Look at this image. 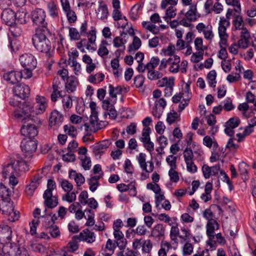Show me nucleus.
<instances>
[{
  "mask_svg": "<svg viewBox=\"0 0 256 256\" xmlns=\"http://www.w3.org/2000/svg\"><path fill=\"white\" fill-rule=\"evenodd\" d=\"M89 106L91 112L90 118H88V116H84V110L82 116H81V130H84L87 132L105 128L108 123L106 120L98 121V108L96 106V103L94 102H91Z\"/></svg>",
  "mask_w": 256,
  "mask_h": 256,
  "instance_id": "1",
  "label": "nucleus"
},
{
  "mask_svg": "<svg viewBox=\"0 0 256 256\" xmlns=\"http://www.w3.org/2000/svg\"><path fill=\"white\" fill-rule=\"evenodd\" d=\"M36 102L32 104L30 102H24L20 107L22 113L24 115L34 116L44 114L48 106V100L44 96L37 95Z\"/></svg>",
  "mask_w": 256,
  "mask_h": 256,
  "instance_id": "2",
  "label": "nucleus"
},
{
  "mask_svg": "<svg viewBox=\"0 0 256 256\" xmlns=\"http://www.w3.org/2000/svg\"><path fill=\"white\" fill-rule=\"evenodd\" d=\"M48 29L41 30L36 28L35 34L32 38V43L35 48L39 52L48 54L51 48V42L46 38Z\"/></svg>",
  "mask_w": 256,
  "mask_h": 256,
  "instance_id": "3",
  "label": "nucleus"
},
{
  "mask_svg": "<svg viewBox=\"0 0 256 256\" xmlns=\"http://www.w3.org/2000/svg\"><path fill=\"white\" fill-rule=\"evenodd\" d=\"M28 170V166L26 162L22 158H18L4 166L2 174L6 178L10 176H20Z\"/></svg>",
  "mask_w": 256,
  "mask_h": 256,
  "instance_id": "4",
  "label": "nucleus"
},
{
  "mask_svg": "<svg viewBox=\"0 0 256 256\" xmlns=\"http://www.w3.org/2000/svg\"><path fill=\"white\" fill-rule=\"evenodd\" d=\"M0 210L2 214L8 218V220L14 222L18 220L20 214L18 211L14 210L13 202L10 199L0 200Z\"/></svg>",
  "mask_w": 256,
  "mask_h": 256,
  "instance_id": "5",
  "label": "nucleus"
},
{
  "mask_svg": "<svg viewBox=\"0 0 256 256\" xmlns=\"http://www.w3.org/2000/svg\"><path fill=\"white\" fill-rule=\"evenodd\" d=\"M220 225L215 220H211L208 222L206 226V234L208 237L206 244L210 250L216 249V241L215 240V230H218Z\"/></svg>",
  "mask_w": 256,
  "mask_h": 256,
  "instance_id": "6",
  "label": "nucleus"
},
{
  "mask_svg": "<svg viewBox=\"0 0 256 256\" xmlns=\"http://www.w3.org/2000/svg\"><path fill=\"white\" fill-rule=\"evenodd\" d=\"M180 58L178 55L169 57L168 59L162 58L160 61L158 69L160 70H164L168 66L170 72L176 74L180 70Z\"/></svg>",
  "mask_w": 256,
  "mask_h": 256,
  "instance_id": "7",
  "label": "nucleus"
},
{
  "mask_svg": "<svg viewBox=\"0 0 256 256\" xmlns=\"http://www.w3.org/2000/svg\"><path fill=\"white\" fill-rule=\"evenodd\" d=\"M31 16L33 23L39 26L37 28L41 30L48 28V23L46 21V14L43 9L36 8L32 12Z\"/></svg>",
  "mask_w": 256,
  "mask_h": 256,
  "instance_id": "8",
  "label": "nucleus"
},
{
  "mask_svg": "<svg viewBox=\"0 0 256 256\" xmlns=\"http://www.w3.org/2000/svg\"><path fill=\"white\" fill-rule=\"evenodd\" d=\"M184 6H188V11L185 13V16L190 22H194L198 18L197 4L196 0H181Z\"/></svg>",
  "mask_w": 256,
  "mask_h": 256,
  "instance_id": "9",
  "label": "nucleus"
},
{
  "mask_svg": "<svg viewBox=\"0 0 256 256\" xmlns=\"http://www.w3.org/2000/svg\"><path fill=\"white\" fill-rule=\"evenodd\" d=\"M68 64L74 74L78 76L80 74V64L78 62L79 52L75 48H72L68 53Z\"/></svg>",
  "mask_w": 256,
  "mask_h": 256,
  "instance_id": "10",
  "label": "nucleus"
},
{
  "mask_svg": "<svg viewBox=\"0 0 256 256\" xmlns=\"http://www.w3.org/2000/svg\"><path fill=\"white\" fill-rule=\"evenodd\" d=\"M86 36L88 38V40H86V39L81 40V48H83L81 50V52H86L84 48H86L87 50L94 51L95 48H92L91 46V44H94L96 40V29L92 27L91 30L86 34Z\"/></svg>",
  "mask_w": 256,
  "mask_h": 256,
  "instance_id": "11",
  "label": "nucleus"
},
{
  "mask_svg": "<svg viewBox=\"0 0 256 256\" xmlns=\"http://www.w3.org/2000/svg\"><path fill=\"white\" fill-rule=\"evenodd\" d=\"M28 121L30 122L28 123L24 124L21 128L20 132L22 135L28 138H32L38 134V126L32 123V120L28 119Z\"/></svg>",
  "mask_w": 256,
  "mask_h": 256,
  "instance_id": "12",
  "label": "nucleus"
},
{
  "mask_svg": "<svg viewBox=\"0 0 256 256\" xmlns=\"http://www.w3.org/2000/svg\"><path fill=\"white\" fill-rule=\"evenodd\" d=\"M198 32L202 33L204 38L210 42H212L214 37V34L211 25H206L203 22L198 23L196 26Z\"/></svg>",
  "mask_w": 256,
  "mask_h": 256,
  "instance_id": "13",
  "label": "nucleus"
},
{
  "mask_svg": "<svg viewBox=\"0 0 256 256\" xmlns=\"http://www.w3.org/2000/svg\"><path fill=\"white\" fill-rule=\"evenodd\" d=\"M146 154L140 152L136 156L139 166L142 171L152 172L154 170V164L152 161L146 162Z\"/></svg>",
  "mask_w": 256,
  "mask_h": 256,
  "instance_id": "14",
  "label": "nucleus"
},
{
  "mask_svg": "<svg viewBox=\"0 0 256 256\" xmlns=\"http://www.w3.org/2000/svg\"><path fill=\"white\" fill-rule=\"evenodd\" d=\"M20 147L26 156H28L36 151L37 144L32 138H29L28 140L24 139L22 142Z\"/></svg>",
  "mask_w": 256,
  "mask_h": 256,
  "instance_id": "15",
  "label": "nucleus"
},
{
  "mask_svg": "<svg viewBox=\"0 0 256 256\" xmlns=\"http://www.w3.org/2000/svg\"><path fill=\"white\" fill-rule=\"evenodd\" d=\"M20 61L23 68H35L36 66V60L30 54H24L22 55L20 58Z\"/></svg>",
  "mask_w": 256,
  "mask_h": 256,
  "instance_id": "16",
  "label": "nucleus"
},
{
  "mask_svg": "<svg viewBox=\"0 0 256 256\" xmlns=\"http://www.w3.org/2000/svg\"><path fill=\"white\" fill-rule=\"evenodd\" d=\"M13 92L15 96L21 99H24L30 94V88L28 86L20 84L14 87Z\"/></svg>",
  "mask_w": 256,
  "mask_h": 256,
  "instance_id": "17",
  "label": "nucleus"
},
{
  "mask_svg": "<svg viewBox=\"0 0 256 256\" xmlns=\"http://www.w3.org/2000/svg\"><path fill=\"white\" fill-rule=\"evenodd\" d=\"M63 84L61 83L58 78H55L54 79L52 88L53 92L51 95V100L54 102L57 100L59 97H62V90Z\"/></svg>",
  "mask_w": 256,
  "mask_h": 256,
  "instance_id": "18",
  "label": "nucleus"
},
{
  "mask_svg": "<svg viewBox=\"0 0 256 256\" xmlns=\"http://www.w3.org/2000/svg\"><path fill=\"white\" fill-rule=\"evenodd\" d=\"M12 230L7 225L0 226V242L2 244H8L12 238Z\"/></svg>",
  "mask_w": 256,
  "mask_h": 256,
  "instance_id": "19",
  "label": "nucleus"
},
{
  "mask_svg": "<svg viewBox=\"0 0 256 256\" xmlns=\"http://www.w3.org/2000/svg\"><path fill=\"white\" fill-rule=\"evenodd\" d=\"M202 171L204 177L206 179H208L212 176H216L218 174L220 171V166L216 164L212 166H209L208 164H204L202 167Z\"/></svg>",
  "mask_w": 256,
  "mask_h": 256,
  "instance_id": "20",
  "label": "nucleus"
},
{
  "mask_svg": "<svg viewBox=\"0 0 256 256\" xmlns=\"http://www.w3.org/2000/svg\"><path fill=\"white\" fill-rule=\"evenodd\" d=\"M230 26V22L226 20L224 16L220 18L218 22V33L220 38H228V34L227 32V28Z\"/></svg>",
  "mask_w": 256,
  "mask_h": 256,
  "instance_id": "21",
  "label": "nucleus"
},
{
  "mask_svg": "<svg viewBox=\"0 0 256 256\" xmlns=\"http://www.w3.org/2000/svg\"><path fill=\"white\" fill-rule=\"evenodd\" d=\"M42 177L39 174H36L31 180L30 184L26 188V192L27 196L33 195L34 190L40 183Z\"/></svg>",
  "mask_w": 256,
  "mask_h": 256,
  "instance_id": "22",
  "label": "nucleus"
},
{
  "mask_svg": "<svg viewBox=\"0 0 256 256\" xmlns=\"http://www.w3.org/2000/svg\"><path fill=\"white\" fill-rule=\"evenodd\" d=\"M2 20L7 25H12L15 22L16 14L11 9L7 8L4 10L2 14Z\"/></svg>",
  "mask_w": 256,
  "mask_h": 256,
  "instance_id": "23",
  "label": "nucleus"
},
{
  "mask_svg": "<svg viewBox=\"0 0 256 256\" xmlns=\"http://www.w3.org/2000/svg\"><path fill=\"white\" fill-rule=\"evenodd\" d=\"M57 219L56 214H48L40 216L39 222H42V226L46 229L54 225L55 220Z\"/></svg>",
  "mask_w": 256,
  "mask_h": 256,
  "instance_id": "24",
  "label": "nucleus"
},
{
  "mask_svg": "<svg viewBox=\"0 0 256 256\" xmlns=\"http://www.w3.org/2000/svg\"><path fill=\"white\" fill-rule=\"evenodd\" d=\"M43 198L44 199V204L49 208H55L58 204V199L52 195V192H44Z\"/></svg>",
  "mask_w": 256,
  "mask_h": 256,
  "instance_id": "25",
  "label": "nucleus"
},
{
  "mask_svg": "<svg viewBox=\"0 0 256 256\" xmlns=\"http://www.w3.org/2000/svg\"><path fill=\"white\" fill-rule=\"evenodd\" d=\"M113 234L115 238L116 246L120 250H122L124 249L127 244V241L124 238L122 232L120 230L114 231Z\"/></svg>",
  "mask_w": 256,
  "mask_h": 256,
  "instance_id": "26",
  "label": "nucleus"
},
{
  "mask_svg": "<svg viewBox=\"0 0 256 256\" xmlns=\"http://www.w3.org/2000/svg\"><path fill=\"white\" fill-rule=\"evenodd\" d=\"M160 62L158 58L154 56L151 58L150 62H148L145 66L140 65L137 66L136 70L139 72L142 73L146 70H150V68L154 69L160 64Z\"/></svg>",
  "mask_w": 256,
  "mask_h": 256,
  "instance_id": "27",
  "label": "nucleus"
},
{
  "mask_svg": "<svg viewBox=\"0 0 256 256\" xmlns=\"http://www.w3.org/2000/svg\"><path fill=\"white\" fill-rule=\"evenodd\" d=\"M94 218V214L90 209L85 210L83 212L81 211V220L84 218L86 220L85 224L86 226H94L95 223Z\"/></svg>",
  "mask_w": 256,
  "mask_h": 256,
  "instance_id": "28",
  "label": "nucleus"
},
{
  "mask_svg": "<svg viewBox=\"0 0 256 256\" xmlns=\"http://www.w3.org/2000/svg\"><path fill=\"white\" fill-rule=\"evenodd\" d=\"M4 79L11 84H16L22 78L20 72L18 71H11L4 75Z\"/></svg>",
  "mask_w": 256,
  "mask_h": 256,
  "instance_id": "29",
  "label": "nucleus"
},
{
  "mask_svg": "<svg viewBox=\"0 0 256 256\" xmlns=\"http://www.w3.org/2000/svg\"><path fill=\"white\" fill-rule=\"evenodd\" d=\"M63 116L57 110L53 111L50 114V123L51 126H55L56 128L58 127L62 123Z\"/></svg>",
  "mask_w": 256,
  "mask_h": 256,
  "instance_id": "30",
  "label": "nucleus"
},
{
  "mask_svg": "<svg viewBox=\"0 0 256 256\" xmlns=\"http://www.w3.org/2000/svg\"><path fill=\"white\" fill-rule=\"evenodd\" d=\"M110 144L111 142L108 140H106L96 144L94 148L95 154L98 155L104 153Z\"/></svg>",
  "mask_w": 256,
  "mask_h": 256,
  "instance_id": "31",
  "label": "nucleus"
},
{
  "mask_svg": "<svg viewBox=\"0 0 256 256\" xmlns=\"http://www.w3.org/2000/svg\"><path fill=\"white\" fill-rule=\"evenodd\" d=\"M99 6L96 10V16L101 20H105L108 16V10L106 5L102 1L98 2Z\"/></svg>",
  "mask_w": 256,
  "mask_h": 256,
  "instance_id": "32",
  "label": "nucleus"
},
{
  "mask_svg": "<svg viewBox=\"0 0 256 256\" xmlns=\"http://www.w3.org/2000/svg\"><path fill=\"white\" fill-rule=\"evenodd\" d=\"M94 233L88 228L84 229L81 232V241L92 244L96 240Z\"/></svg>",
  "mask_w": 256,
  "mask_h": 256,
  "instance_id": "33",
  "label": "nucleus"
},
{
  "mask_svg": "<svg viewBox=\"0 0 256 256\" xmlns=\"http://www.w3.org/2000/svg\"><path fill=\"white\" fill-rule=\"evenodd\" d=\"M82 61L86 65V72L90 74L96 68V64L93 62L91 57L87 54H84L82 56Z\"/></svg>",
  "mask_w": 256,
  "mask_h": 256,
  "instance_id": "34",
  "label": "nucleus"
},
{
  "mask_svg": "<svg viewBox=\"0 0 256 256\" xmlns=\"http://www.w3.org/2000/svg\"><path fill=\"white\" fill-rule=\"evenodd\" d=\"M9 246V255L10 256H26L27 252L25 249L20 248L16 245L12 246Z\"/></svg>",
  "mask_w": 256,
  "mask_h": 256,
  "instance_id": "35",
  "label": "nucleus"
},
{
  "mask_svg": "<svg viewBox=\"0 0 256 256\" xmlns=\"http://www.w3.org/2000/svg\"><path fill=\"white\" fill-rule=\"evenodd\" d=\"M80 242V234L76 235L72 237V238L70 242L68 244L67 250L70 252H74L77 250L78 248V243Z\"/></svg>",
  "mask_w": 256,
  "mask_h": 256,
  "instance_id": "36",
  "label": "nucleus"
},
{
  "mask_svg": "<svg viewBox=\"0 0 256 256\" xmlns=\"http://www.w3.org/2000/svg\"><path fill=\"white\" fill-rule=\"evenodd\" d=\"M176 50H177L176 45L170 44L168 46L162 50L161 54L165 56L172 57L176 55L175 54Z\"/></svg>",
  "mask_w": 256,
  "mask_h": 256,
  "instance_id": "37",
  "label": "nucleus"
},
{
  "mask_svg": "<svg viewBox=\"0 0 256 256\" xmlns=\"http://www.w3.org/2000/svg\"><path fill=\"white\" fill-rule=\"evenodd\" d=\"M232 24L235 30H242L246 28L244 26V22L242 16L240 15H236L232 21Z\"/></svg>",
  "mask_w": 256,
  "mask_h": 256,
  "instance_id": "38",
  "label": "nucleus"
},
{
  "mask_svg": "<svg viewBox=\"0 0 256 256\" xmlns=\"http://www.w3.org/2000/svg\"><path fill=\"white\" fill-rule=\"evenodd\" d=\"M78 84V79L74 76H71L66 84L65 87L68 92H73L76 90Z\"/></svg>",
  "mask_w": 256,
  "mask_h": 256,
  "instance_id": "39",
  "label": "nucleus"
},
{
  "mask_svg": "<svg viewBox=\"0 0 256 256\" xmlns=\"http://www.w3.org/2000/svg\"><path fill=\"white\" fill-rule=\"evenodd\" d=\"M112 6L114 10L112 12V18L115 20H122V16L118 9L120 8V1L118 0H112Z\"/></svg>",
  "mask_w": 256,
  "mask_h": 256,
  "instance_id": "40",
  "label": "nucleus"
},
{
  "mask_svg": "<svg viewBox=\"0 0 256 256\" xmlns=\"http://www.w3.org/2000/svg\"><path fill=\"white\" fill-rule=\"evenodd\" d=\"M47 8L49 15L52 18H56L58 16V8L56 4L52 1L47 4Z\"/></svg>",
  "mask_w": 256,
  "mask_h": 256,
  "instance_id": "41",
  "label": "nucleus"
},
{
  "mask_svg": "<svg viewBox=\"0 0 256 256\" xmlns=\"http://www.w3.org/2000/svg\"><path fill=\"white\" fill-rule=\"evenodd\" d=\"M194 38V34L192 32H188L185 36L184 40H178L176 42V44H178V46H184V44H189L192 43Z\"/></svg>",
  "mask_w": 256,
  "mask_h": 256,
  "instance_id": "42",
  "label": "nucleus"
},
{
  "mask_svg": "<svg viewBox=\"0 0 256 256\" xmlns=\"http://www.w3.org/2000/svg\"><path fill=\"white\" fill-rule=\"evenodd\" d=\"M13 190L7 188L2 183H0V198L2 200H7L10 199L9 197L12 195Z\"/></svg>",
  "mask_w": 256,
  "mask_h": 256,
  "instance_id": "43",
  "label": "nucleus"
},
{
  "mask_svg": "<svg viewBox=\"0 0 256 256\" xmlns=\"http://www.w3.org/2000/svg\"><path fill=\"white\" fill-rule=\"evenodd\" d=\"M164 228L162 224H157L152 230L151 234L156 238H160L163 236L164 234Z\"/></svg>",
  "mask_w": 256,
  "mask_h": 256,
  "instance_id": "44",
  "label": "nucleus"
},
{
  "mask_svg": "<svg viewBox=\"0 0 256 256\" xmlns=\"http://www.w3.org/2000/svg\"><path fill=\"white\" fill-rule=\"evenodd\" d=\"M180 120V114L174 110L170 112L167 114L166 122L169 124Z\"/></svg>",
  "mask_w": 256,
  "mask_h": 256,
  "instance_id": "45",
  "label": "nucleus"
},
{
  "mask_svg": "<svg viewBox=\"0 0 256 256\" xmlns=\"http://www.w3.org/2000/svg\"><path fill=\"white\" fill-rule=\"evenodd\" d=\"M142 6L140 4H137L131 8L130 16L133 20H136L140 14L142 10Z\"/></svg>",
  "mask_w": 256,
  "mask_h": 256,
  "instance_id": "46",
  "label": "nucleus"
},
{
  "mask_svg": "<svg viewBox=\"0 0 256 256\" xmlns=\"http://www.w3.org/2000/svg\"><path fill=\"white\" fill-rule=\"evenodd\" d=\"M176 16V8L174 6H170L166 11L163 17L165 21L168 22L169 20Z\"/></svg>",
  "mask_w": 256,
  "mask_h": 256,
  "instance_id": "47",
  "label": "nucleus"
},
{
  "mask_svg": "<svg viewBox=\"0 0 256 256\" xmlns=\"http://www.w3.org/2000/svg\"><path fill=\"white\" fill-rule=\"evenodd\" d=\"M116 246V241L114 242L111 239L108 238L102 250H106V252L114 254Z\"/></svg>",
  "mask_w": 256,
  "mask_h": 256,
  "instance_id": "48",
  "label": "nucleus"
},
{
  "mask_svg": "<svg viewBox=\"0 0 256 256\" xmlns=\"http://www.w3.org/2000/svg\"><path fill=\"white\" fill-rule=\"evenodd\" d=\"M148 71V78L150 80H156L161 78L162 74L154 68L146 70Z\"/></svg>",
  "mask_w": 256,
  "mask_h": 256,
  "instance_id": "49",
  "label": "nucleus"
},
{
  "mask_svg": "<svg viewBox=\"0 0 256 256\" xmlns=\"http://www.w3.org/2000/svg\"><path fill=\"white\" fill-rule=\"evenodd\" d=\"M58 182L60 185L65 192H70L73 189L72 184L68 180L61 178Z\"/></svg>",
  "mask_w": 256,
  "mask_h": 256,
  "instance_id": "50",
  "label": "nucleus"
},
{
  "mask_svg": "<svg viewBox=\"0 0 256 256\" xmlns=\"http://www.w3.org/2000/svg\"><path fill=\"white\" fill-rule=\"evenodd\" d=\"M180 230L177 224L172 226L170 231V238L172 241L178 242V237L180 236Z\"/></svg>",
  "mask_w": 256,
  "mask_h": 256,
  "instance_id": "51",
  "label": "nucleus"
},
{
  "mask_svg": "<svg viewBox=\"0 0 256 256\" xmlns=\"http://www.w3.org/2000/svg\"><path fill=\"white\" fill-rule=\"evenodd\" d=\"M68 210L71 213H75L76 218L80 220V205L78 202H76L72 204L69 206Z\"/></svg>",
  "mask_w": 256,
  "mask_h": 256,
  "instance_id": "52",
  "label": "nucleus"
},
{
  "mask_svg": "<svg viewBox=\"0 0 256 256\" xmlns=\"http://www.w3.org/2000/svg\"><path fill=\"white\" fill-rule=\"evenodd\" d=\"M112 43L114 48H126L125 44L126 43V40L122 36H116L114 38Z\"/></svg>",
  "mask_w": 256,
  "mask_h": 256,
  "instance_id": "53",
  "label": "nucleus"
},
{
  "mask_svg": "<svg viewBox=\"0 0 256 256\" xmlns=\"http://www.w3.org/2000/svg\"><path fill=\"white\" fill-rule=\"evenodd\" d=\"M216 72L214 70L210 71L207 75L208 83L210 86L214 88L216 86Z\"/></svg>",
  "mask_w": 256,
  "mask_h": 256,
  "instance_id": "54",
  "label": "nucleus"
},
{
  "mask_svg": "<svg viewBox=\"0 0 256 256\" xmlns=\"http://www.w3.org/2000/svg\"><path fill=\"white\" fill-rule=\"evenodd\" d=\"M8 26H10L9 30L14 36L17 37L21 34L22 30L20 26L14 23Z\"/></svg>",
  "mask_w": 256,
  "mask_h": 256,
  "instance_id": "55",
  "label": "nucleus"
},
{
  "mask_svg": "<svg viewBox=\"0 0 256 256\" xmlns=\"http://www.w3.org/2000/svg\"><path fill=\"white\" fill-rule=\"evenodd\" d=\"M104 78V75L102 73H98L94 75H90L88 76V81L92 83H100L102 82Z\"/></svg>",
  "mask_w": 256,
  "mask_h": 256,
  "instance_id": "56",
  "label": "nucleus"
},
{
  "mask_svg": "<svg viewBox=\"0 0 256 256\" xmlns=\"http://www.w3.org/2000/svg\"><path fill=\"white\" fill-rule=\"evenodd\" d=\"M195 48L198 51L204 50L207 49V47L203 44V40L202 38H196L194 41Z\"/></svg>",
  "mask_w": 256,
  "mask_h": 256,
  "instance_id": "57",
  "label": "nucleus"
},
{
  "mask_svg": "<svg viewBox=\"0 0 256 256\" xmlns=\"http://www.w3.org/2000/svg\"><path fill=\"white\" fill-rule=\"evenodd\" d=\"M141 46V40L137 36H134L132 44L128 47V51L130 52L135 51L138 50Z\"/></svg>",
  "mask_w": 256,
  "mask_h": 256,
  "instance_id": "58",
  "label": "nucleus"
},
{
  "mask_svg": "<svg viewBox=\"0 0 256 256\" xmlns=\"http://www.w3.org/2000/svg\"><path fill=\"white\" fill-rule=\"evenodd\" d=\"M109 94L112 98H116L117 94H120L122 92V88L120 86L114 87L112 85L110 84Z\"/></svg>",
  "mask_w": 256,
  "mask_h": 256,
  "instance_id": "59",
  "label": "nucleus"
},
{
  "mask_svg": "<svg viewBox=\"0 0 256 256\" xmlns=\"http://www.w3.org/2000/svg\"><path fill=\"white\" fill-rule=\"evenodd\" d=\"M170 244L168 242L162 244L160 248L158 251V256H167V252L170 250Z\"/></svg>",
  "mask_w": 256,
  "mask_h": 256,
  "instance_id": "60",
  "label": "nucleus"
},
{
  "mask_svg": "<svg viewBox=\"0 0 256 256\" xmlns=\"http://www.w3.org/2000/svg\"><path fill=\"white\" fill-rule=\"evenodd\" d=\"M194 250V246L192 244L186 242L182 247V254L183 256L190 255Z\"/></svg>",
  "mask_w": 256,
  "mask_h": 256,
  "instance_id": "61",
  "label": "nucleus"
},
{
  "mask_svg": "<svg viewBox=\"0 0 256 256\" xmlns=\"http://www.w3.org/2000/svg\"><path fill=\"white\" fill-rule=\"evenodd\" d=\"M93 172L94 174H98V176H94L92 178V180H98L102 178L104 175V172L102 170V167L100 164H96L93 168Z\"/></svg>",
  "mask_w": 256,
  "mask_h": 256,
  "instance_id": "62",
  "label": "nucleus"
},
{
  "mask_svg": "<svg viewBox=\"0 0 256 256\" xmlns=\"http://www.w3.org/2000/svg\"><path fill=\"white\" fill-rule=\"evenodd\" d=\"M204 52L198 51L192 54L190 61L193 63H198L203 59Z\"/></svg>",
  "mask_w": 256,
  "mask_h": 256,
  "instance_id": "63",
  "label": "nucleus"
},
{
  "mask_svg": "<svg viewBox=\"0 0 256 256\" xmlns=\"http://www.w3.org/2000/svg\"><path fill=\"white\" fill-rule=\"evenodd\" d=\"M160 86H164L165 88H172L174 85L173 79H168L167 78H164L159 81Z\"/></svg>",
  "mask_w": 256,
  "mask_h": 256,
  "instance_id": "64",
  "label": "nucleus"
}]
</instances>
